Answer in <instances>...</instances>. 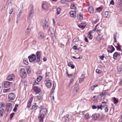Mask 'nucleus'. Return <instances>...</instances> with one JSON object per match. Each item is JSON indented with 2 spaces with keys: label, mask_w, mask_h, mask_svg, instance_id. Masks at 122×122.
Listing matches in <instances>:
<instances>
[{
  "label": "nucleus",
  "mask_w": 122,
  "mask_h": 122,
  "mask_svg": "<svg viewBox=\"0 0 122 122\" xmlns=\"http://www.w3.org/2000/svg\"><path fill=\"white\" fill-rule=\"evenodd\" d=\"M42 26L44 28L46 29L48 27V20L46 19L42 21Z\"/></svg>",
  "instance_id": "obj_4"
},
{
  "label": "nucleus",
  "mask_w": 122,
  "mask_h": 122,
  "mask_svg": "<svg viewBox=\"0 0 122 122\" xmlns=\"http://www.w3.org/2000/svg\"><path fill=\"white\" fill-rule=\"evenodd\" d=\"M97 108H98V109H100L101 110H102V104L100 106H97Z\"/></svg>",
  "instance_id": "obj_48"
},
{
  "label": "nucleus",
  "mask_w": 122,
  "mask_h": 122,
  "mask_svg": "<svg viewBox=\"0 0 122 122\" xmlns=\"http://www.w3.org/2000/svg\"><path fill=\"white\" fill-rule=\"evenodd\" d=\"M110 4L114 5V2L113 0H112L110 2Z\"/></svg>",
  "instance_id": "obj_61"
},
{
  "label": "nucleus",
  "mask_w": 122,
  "mask_h": 122,
  "mask_svg": "<svg viewBox=\"0 0 122 122\" xmlns=\"http://www.w3.org/2000/svg\"><path fill=\"white\" fill-rule=\"evenodd\" d=\"M86 26V24L84 23H81L79 25V27L81 28L82 29H84Z\"/></svg>",
  "instance_id": "obj_15"
},
{
  "label": "nucleus",
  "mask_w": 122,
  "mask_h": 122,
  "mask_svg": "<svg viewBox=\"0 0 122 122\" xmlns=\"http://www.w3.org/2000/svg\"><path fill=\"white\" fill-rule=\"evenodd\" d=\"M24 63L26 65H27L28 64V60L25 59L23 60Z\"/></svg>",
  "instance_id": "obj_38"
},
{
  "label": "nucleus",
  "mask_w": 122,
  "mask_h": 122,
  "mask_svg": "<svg viewBox=\"0 0 122 122\" xmlns=\"http://www.w3.org/2000/svg\"><path fill=\"white\" fill-rule=\"evenodd\" d=\"M99 57H100V58L102 60H104V55H103L102 56H99Z\"/></svg>",
  "instance_id": "obj_54"
},
{
  "label": "nucleus",
  "mask_w": 122,
  "mask_h": 122,
  "mask_svg": "<svg viewBox=\"0 0 122 122\" xmlns=\"http://www.w3.org/2000/svg\"><path fill=\"white\" fill-rule=\"evenodd\" d=\"M33 16V14H29V18L30 19L32 18Z\"/></svg>",
  "instance_id": "obj_45"
},
{
  "label": "nucleus",
  "mask_w": 122,
  "mask_h": 122,
  "mask_svg": "<svg viewBox=\"0 0 122 122\" xmlns=\"http://www.w3.org/2000/svg\"><path fill=\"white\" fill-rule=\"evenodd\" d=\"M83 17H82V15L81 14H79L77 16V19L78 20H82Z\"/></svg>",
  "instance_id": "obj_27"
},
{
  "label": "nucleus",
  "mask_w": 122,
  "mask_h": 122,
  "mask_svg": "<svg viewBox=\"0 0 122 122\" xmlns=\"http://www.w3.org/2000/svg\"><path fill=\"white\" fill-rule=\"evenodd\" d=\"M112 101L114 104L117 103L118 102V99H117L115 97L112 98Z\"/></svg>",
  "instance_id": "obj_25"
},
{
  "label": "nucleus",
  "mask_w": 122,
  "mask_h": 122,
  "mask_svg": "<svg viewBox=\"0 0 122 122\" xmlns=\"http://www.w3.org/2000/svg\"><path fill=\"white\" fill-rule=\"evenodd\" d=\"M102 7H100L97 8L96 10L98 12H99L102 11Z\"/></svg>",
  "instance_id": "obj_42"
},
{
  "label": "nucleus",
  "mask_w": 122,
  "mask_h": 122,
  "mask_svg": "<svg viewBox=\"0 0 122 122\" xmlns=\"http://www.w3.org/2000/svg\"><path fill=\"white\" fill-rule=\"evenodd\" d=\"M47 111V110L46 109L42 108L41 110L40 113L41 114H43V115H45L46 114Z\"/></svg>",
  "instance_id": "obj_12"
},
{
  "label": "nucleus",
  "mask_w": 122,
  "mask_h": 122,
  "mask_svg": "<svg viewBox=\"0 0 122 122\" xmlns=\"http://www.w3.org/2000/svg\"><path fill=\"white\" fill-rule=\"evenodd\" d=\"M74 81V79L73 78H71L70 80V83L69 84L68 86L69 87L70 86V84L71 83H72Z\"/></svg>",
  "instance_id": "obj_47"
},
{
  "label": "nucleus",
  "mask_w": 122,
  "mask_h": 122,
  "mask_svg": "<svg viewBox=\"0 0 122 122\" xmlns=\"http://www.w3.org/2000/svg\"><path fill=\"white\" fill-rule=\"evenodd\" d=\"M12 83V82L6 81L4 83V86L5 87H7L10 85V84H11Z\"/></svg>",
  "instance_id": "obj_19"
},
{
  "label": "nucleus",
  "mask_w": 122,
  "mask_h": 122,
  "mask_svg": "<svg viewBox=\"0 0 122 122\" xmlns=\"http://www.w3.org/2000/svg\"><path fill=\"white\" fill-rule=\"evenodd\" d=\"M73 64V62L72 61H70L69 62L68 64V66L70 67V66Z\"/></svg>",
  "instance_id": "obj_57"
},
{
  "label": "nucleus",
  "mask_w": 122,
  "mask_h": 122,
  "mask_svg": "<svg viewBox=\"0 0 122 122\" xmlns=\"http://www.w3.org/2000/svg\"><path fill=\"white\" fill-rule=\"evenodd\" d=\"M90 117L91 116L89 113H87L86 114H85L84 116V117L85 118V119L86 120L90 118Z\"/></svg>",
  "instance_id": "obj_23"
},
{
  "label": "nucleus",
  "mask_w": 122,
  "mask_h": 122,
  "mask_svg": "<svg viewBox=\"0 0 122 122\" xmlns=\"http://www.w3.org/2000/svg\"><path fill=\"white\" fill-rule=\"evenodd\" d=\"M99 20L97 19L96 20L93 22V23L94 24H95L98 22Z\"/></svg>",
  "instance_id": "obj_62"
},
{
  "label": "nucleus",
  "mask_w": 122,
  "mask_h": 122,
  "mask_svg": "<svg viewBox=\"0 0 122 122\" xmlns=\"http://www.w3.org/2000/svg\"><path fill=\"white\" fill-rule=\"evenodd\" d=\"M72 48L74 50H78V49L77 48V46H73L72 47Z\"/></svg>",
  "instance_id": "obj_55"
},
{
  "label": "nucleus",
  "mask_w": 122,
  "mask_h": 122,
  "mask_svg": "<svg viewBox=\"0 0 122 122\" xmlns=\"http://www.w3.org/2000/svg\"><path fill=\"white\" fill-rule=\"evenodd\" d=\"M30 103L28 102L27 107L29 108L30 107Z\"/></svg>",
  "instance_id": "obj_63"
},
{
  "label": "nucleus",
  "mask_w": 122,
  "mask_h": 122,
  "mask_svg": "<svg viewBox=\"0 0 122 122\" xmlns=\"http://www.w3.org/2000/svg\"><path fill=\"white\" fill-rule=\"evenodd\" d=\"M43 36V34L42 33H40L38 34V36L40 39H41L42 38Z\"/></svg>",
  "instance_id": "obj_32"
},
{
  "label": "nucleus",
  "mask_w": 122,
  "mask_h": 122,
  "mask_svg": "<svg viewBox=\"0 0 122 122\" xmlns=\"http://www.w3.org/2000/svg\"><path fill=\"white\" fill-rule=\"evenodd\" d=\"M19 12H18V14H17V20H19V18H20V17L21 15V14L22 11L21 10H19Z\"/></svg>",
  "instance_id": "obj_20"
},
{
  "label": "nucleus",
  "mask_w": 122,
  "mask_h": 122,
  "mask_svg": "<svg viewBox=\"0 0 122 122\" xmlns=\"http://www.w3.org/2000/svg\"><path fill=\"white\" fill-rule=\"evenodd\" d=\"M103 95L102 93H100L99 95L98 96V98H100L101 99L102 97L103 96Z\"/></svg>",
  "instance_id": "obj_46"
},
{
  "label": "nucleus",
  "mask_w": 122,
  "mask_h": 122,
  "mask_svg": "<svg viewBox=\"0 0 122 122\" xmlns=\"http://www.w3.org/2000/svg\"><path fill=\"white\" fill-rule=\"evenodd\" d=\"M15 114V113H12L10 114V119H12V118L13 117V116H14Z\"/></svg>",
  "instance_id": "obj_50"
},
{
  "label": "nucleus",
  "mask_w": 122,
  "mask_h": 122,
  "mask_svg": "<svg viewBox=\"0 0 122 122\" xmlns=\"http://www.w3.org/2000/svg\"><path fill=\"white\" fill-rule=\"evenodd\" d=\"M33 97H31V98H30V100L28 102L31 103L32 102V100L33 99Z\"/></svg>",
  "instance_id": "obj_56"
},
{
  "label": "nucleus",
  "mask_w": 122,
  "mask_h": 122,
  "mask_svg": "<svg viewBox=\"0 0 122 122\" xmlns=\"http://www.w3.org/2000/svg\"><path fill=\"white\" fill-rule=\"evenodd\" d=\"M69 115L68 114H66V115L64 117V119L65 121V122H69V118L68 117Z\"/></svg>",
  "instance_id": "obj_17"
},
{
  "label": "nucleus",
  "mask_w": 122,
  "mask_h": 122,
  "mask_svg": "<svg viewBox=\"0 0 122 122\" xmlns=\"http://www.w3.org/2000/svg\"><path fill=\"white\" fill-rule=\"evenodd\" d=\"M118 55V53L117 52H115L113 54V58L114 59H115L117 58V56Z\"/></svg>",
  "instance_id": "obj_33"
},
{
  "label": "nucleus",
  "mask_w": 122,
  "mask_h": 122,
  "mask_svg": "<svg viewBox=\"0 0 122 122\" xmlns=\"http://www.w3.org/2000/svg\"><path fill=\"white\" fill-rule=\"evenodd\" d=\"M66 0H61V3L63 4H65L66 3Z\"/></svg>",
  "instance_id": "obj_53"
},
{
  "label": "nucleus",
  "mask_w": 122,
  "mask_h": 122,
  "mask_svg": "<svg viewBox=\"0 0 122 122\" xmlns=\"http://www.w3.org/2000/svg\"><path fill=\"white\" fill-rule=\"evenodd\" d=\"M30 9L29 10V14H34V11L33 6V5L30 6Z\"/></svg>",
  "instance_id": "obj_21"
},
{
  "label": "nucleus",
  "mask_w": 122,
  "mask_h": 122,
  "mask_svg": "<svg viewBox=\"0 0 122 122\" xmlns=\"http://www.w3.org/2000/svg\"><path fill=\"white\" fill-rule=\"evenodd\" d=\"M15 76L13 74H11L7 78V80L8 81H11L14 79Z\"/></svg>",
  "instance_id": "obj_9"
},
{
  "label": "nucleus",
  "mask_w": 122,
  "mask_h": 122,
  "mask_svg": "<svg viewBox=\"0 0 122 122\" xmlns=\"http://www.w3.org/2000/svg\"><path fill=\"white\" fill-rule=\"evenodd\" d=\"M13 88L14 90H15L16 88V87L15 85V84L13 86Z\"/></svg>",
  "instance_id": "obj_64"
},
{
  "label": "nucleus",
  "mask_w": 122,
  "mask_h": 122,
  "mask_svg": "<svg viewBox=\"0 0 122 122\" xmlns=\"http://www.w3.org/2000/svg\"><path fill=\"white\" fill-rule=\"evenodd\" d=\"M42 7L43 9L44 10H46L48 8L47 5L45 3H43L42 4Z\"/></svg>",
  "instance_id": "obj_29"
},
{
  "label": "nucleus",
  "mask_w": 122,
  "mask_h": 122,
  "mask_svg": "<svg viewBox=\"0 0 122 122\" xmlns=\"http://www.w3.org/2000/svg\"><path fill=\"white\" fill-rule=\"evenodd\" d=\"M15 94L12 93H10L8 95V98L10 100H13L15 98Z\"/></svg>",
  "instance_id": "obj_7"
},
{
  "label": "nucleus",
  "mask_w": 122,
  "mask_h": 122,
  "mask_svg": "<svg viewBox=\"0 0 122 122\" xmlns=\"http://www.w3.org/2000/svg\"><path fill=\"white\" fill-rule=\"evenodd\" d=\"M61 9L59 8H58L57 9V15H59L60 13Z\"/></svg>",
  "instance_id": "obj_37"
},
{
  "label": "nucleus",
  "mask_w": 122,
  "mask_h": 122,
  "mask_svg": "<svg viewBox=\"0 0 122 122\" xmlns=\"http://www.w3.org/2000/svg\"><path fill=\"white\" fill-rule=\"evenodd\" d=\"M33 89L34 91L36 92V94L39 93L41 91L40 88L36 86H34L33 87Z\"/></svg>",
  "instance_id": "obj_10"
},
{
  "label": "nucleus",
  "mask_w": 122,
  "mask_h": 122,
  "mask_svg": "<svg viewBox=\"0 0 122 122\" xmlns=\"http://www.w3.org/2000/svg\"><path fill=\"white\" fill-rule=\"evenodd\" d=\"M31 29L30 28V26H29L28 28L26 29L25 32V34L26 35H27L29 33Z\"/></svg>",
  "instance_id": "obj_24"
},
{
  "label": "nucleus",
  "mask_w": 122,
  "mask_h": 122,
  "mask_svg": "<svg viewBox=\"0 0 122 122\" xmlns=\"http://www.w3.org/2000/svg\"><path fill=\"white\" fill-rule=\"evenodd\" d=\"M71 9L75 10L76 8L75 5L73 4H71Z\"/></svg>",
  "instance_id": "obj_36"
},
{
  "label": "nucleus",
  "mask_w": 122,
  "mask_h": 122,
  "mask_svg": "<svg viewBox=\"0 0 122 122\" xmlns=\"http://www.w3.org/2000/svg\"><path fill=\"white\" fill-rule=\"evenodd\" d=\"M76 11H71L69 12L70 16L72 17L75 18L76 15Z\"/></svg>",
  "instance_id": "obj_11"
},
{
  "label": "nucleus",
  "mask_w": 122,
  "mask_h": 122,
  "mask_svg": "<svg viewBox=\"0 0 122 122\" xmlns=\"http://www.w3.org/2000/svg\"><path fill=\"white\" fill-rule=\"evenodd\" d=\"M13 11V9L12 8H11V9L9 10V14H12Z\"/></svg>",
  "instance_id": "obj_60"
},
{
  "label": "nucleus",
  "mask_w": 122,
  "mask_h": 122,
  "mask_svg": "<svg viewBox=\"0 0 122 122\" xmlns=\"http://www.w3.org/2000/svg\"><path fill=\"white\" fill-rule=\"evenodd\" d=\"M108 49H110L108 50L107 51V52L109 53H112L115 50V49L112 45L109 46L108 47Z\"/></svg>",
  "instance_id": "obj_8"
},
{
  "label": "nucleus",
  "mask_w": 122,
  "mask_h": 122,
  "mask_svg": "<svg viewBox=\"0 0 122 122\" xmlns=\"http://www.w3.org/2000/svg\"><path fill=\"white\" fill-rule=\"evenodd\" d=\"M96 72L98 74H100L102 72V71L100 70L97 69L96 70Z\"/></svg>",
  "instance_id": "obj_44"
},
{
  "label": "nucleus",
  "mask_w": 122,
  "mask_h": 122,
  "mask_svg": "<svg viewBox=\"0 0 122 122\" xmlns=\"http://www.w3.org/2000/svg\"><path fill=\"white\" fill-rule=\"evenodd\" d=\"M99 114H95L94 116L93 119L94 120H97L99 117Z\"/></svg>",
  "instance_id": "obj_31"
},
{
  "label": "nucleus",
  "mask_w": 122,
  "mask_h": 122,
  "mask_svg": "<svg viewBox=\"0 0 122 122\" xmlns=\"http://www.w3.org/2000/svg\"><path fill=\"white\" fill-rule=\"evenodd\" d=\"M117 35L116 33L114 34L113 35V38L114 39L115 42H116V36Z\"/></svg>",
  "instance_id": "obj_58"
},
{
  "label": "nucleus",
  "mask_w": 122,
  "mask_h": 122,
  "mask_svg": "<svg viewBox=\"0 0 122 122\" xmlns=\"http://www.w3.org/2000/svg\"><path fill=\"white\" fill-rule=\"evenodd\" d=\"M36 55L37 57V62H39L40 61V58L41 56V54L40 52L38 51L36 53Z\"/></svg>",
  "instance_id": "obj_14"
},
{
  "label": "nucleus",
  "mask_w": 122,
  "mask_h": 122,
  "mask_svg": "<svg viewBox=\"0 0 122 122\" xmlns=\"http://www.w3.org/2000/svg\"><path fill=\"white\" fill-rule=\"evenodd\" d=\"M66 73L67 74V76L69 77H71V76H72L73 75V74H69L67 72H66Z\"/></svg>",
  "instance_id": "obj_51"
},
{
  "label": "nucleus",
  "mask_w": 122,
  "mask_h": 122,
  "mask_svg": "<svg viewBox=\"0 0 122 122\" xmlns=\"http://www.w3.org/2000/svg\"><path fill=\"white\" fill-rule=\"evenodd\" d=\"M110 13L109 11H107L105 12L104 15L106 17H108L110 16Z\"/></svg>",
  "instance_id": "obj_22"
},
{
  "label": "nucleus",
  "mask_w": 122,
  "mask_h": 122,
  "mask_svg": "<svg viewBox=\"0 0 122 122\" xmlns=\"http://www.w3.org/2000/svg\"><path fill=\"white\" fill-rule=\"evenodd\" d=\"M88 36H90V39H92V37L91 36V32H89Z\"/></svg>",
  "instance_id": "obj_59"
},
{
  "label": "nucleus",
  "mask_w": 122,
  "mask_h": 122,
  "mask_svg": "<svg viewBox=\"0 0 122 122\" xmlns=\"http://www.w3.org/2000/svg\"><path fill=\"white\" fill-rule=\"evenodd\" d=\"M37 99L39 100L42 99L43 98V96L42 95H39L36 96Z\"/></svg>",
  "instance_id": "obj_41"
},
{
  "label": "nucleus",
  "mask_w": 122,
  "mask_h": 122,
  "mask_svg": "<svg viewBox=\"0 0 122 122\" xmlns=\"http://www.w3.org/2000/svg\"><path fill=\"white\" fill-rule=\"evenodd\" d=\"M46 86L48 88H50L51 87L52 83L50 82H47L45 84Z\"/></svg>",
  "instance_id": "obj_26"
},
{
  "label": "nucleus",
  "mask_w": 122,
  "mask_h": 122,
  "mask_svg": "<svg viewBox=\"0 0 122 122\" xmlns=\"http://www.w3.org/2000/svg\"><path fill=\"white\" fill-rule=\"evenodd\" d=\"M12 104L10 103H7L6 105V110L7 111H10L12 109Z\"/></svg>",
  "instance_id": "obj_5"
},
{
  "label": "nucleus",
  "mask_w": 122,
  "mask_h": 122,
  "mask_svg": "<svg viewBox=\"0 0 122 122\" xmlns=\"http://www.w3.org/2000/svg\"><path fill=\"white\" fill-rule=\"evenodd\" d=\"M26 71L27 73L28 74H30V73L31 71V69L30 68H29L27 69Z\"/></svg>",
  "instance_id": "obj_49"
},
{
  "label": "nucleus",
  "mask_w": 122,
  "mask_h": 122,
  "mask_svg": "<svg viewBox=\"0 0 122 122\" xmlns=\"http://www.w3.org/2000/svg\"><path fill=\"white\" fill-rule=\"evenodd\" d=\"M79 89V85L78 84H76L75 86L73 91V93H74V95H75L77 93L78 90Z\"/></svg>",
  "instance_id": "obj_6"
},
{
  "label": "nucleus",
  "mask_w": 122,
  "mask_h": 122,
  "mask_svg": "<svg viewBox=\"0 0 122 122\" xmlns=\"http://www.w3.org/2000/svg\"><path fill=\"white\" fill-rule=\"evenodd\" d=\"M5 113V110L2 108H0V116L2 117Z\"/></svg>",
  "instance_id": "obj_16"
},
{
  "label": "nucleus",
  "mask_w": 122,
  "mask_h": 122,
  "mask_svg": "<svg viewBox=\"0 0 122 122\" xmlns=\"http://www.w3.org/2000/svg\"><path fill=\"white\" fill-rule=\"evenodd\" d=\"M79 39L77 38H74L73 40V42L75 43L79 41Z\"/></svg>",
  "instance_id": "obj_39"
},
{
  "label": "nucleus",
  "mask_w": 122,
  "mask_h": 122,
  "mask_svg": "<svg viewBox=\"0 0 122 122\" xmlns=\"http://www.w3.org/2000/svg\"><path fill=\"white\" fill-rule=\"evenodd\" d=\"M5 106V104L4 102L0 103V108L4 107Z\"/></svg>",
  "instance_id": "obj_35"
},
{
  "label": "nucleus",
  "mask_w": 122,
  "mask_h": 122,
  "mask_svg": "<svg viewBox=\"0 0 122 122\" xmlns=\"http://www.w3.org/2000/svg\"><path fill=\"white\" fill-rule=\"evenodd\" d=\"M98 86V85L97 84H96L95 85H93L91 86V89L92 91H93L94 89L97 86Z\"/></svg>",
  "instance_id": "obj_40"
},
{
  "label": "nucleus",
  "mask_w": 122,
  "mask_h": 122,
  "mask_svg": "<svg viewBox=\"0 0 122 122\" xmlns=\"http://www.w3.org/2000/svg\"><path fill=\"white\" fill-rule=\"evenodd\" d=\"M92 100L93 102L94 103H96L97 102V98L95 96H94L93 97Z\"/></svg>",
  "instance_id": "obj_34"
},
{
  "label": "nucleus",
  "mask_w": 122,
  "mask_h": 122,
  "mask_svg": "<svg viewBox=\"0 0 122 122\" xmlns=\"http://www.w3.org/2000/svg\"><path fill=\"white\" fill-rule=\"evenodd\" d=\"M37 106H36L33 105L32 107V109L34 110H35L37 109Z\"/></svg>",
  "instance_id": "obj_52"
},
{
  "label": "nucleus",
  "mask_w": 122,
  "mask_h": 122,
  "mask_svg": "<svg viewBox=\"0 0 122 122\" xmlns=\"http://www.w3.org/2000/svg\"><path fill=\"white\" fill-rule=\"evenodd\" d=\"M20 75L21 77L24 78L27 76V74L25 69L23 68L21 69L20 71Z\"/></svg>",
  "instance_id": "obj_1"
},
{
  "label": "nucleus",
  "mask_w": 122,
  "mask_h": 122,
  "mask_svg": "<svg viewBox=\"0 0 122 122\" xmlns=\"http://www.w3.org/2000/svg\"><path fill=\"white\" fill-rule=\"evenodd\" d=\"M43 114H40L38 117V119L40 122H43V119L44 117Z\"/></svg>",
  "instance_id": "obj_13"
},
{
  "label": "nucleus",
  "mask_w": 122,
  "mask_h": 122,
  "mask_svg": "<svg viewBox=\"0 0 122 122\" xmlns=\"http://www.w3.org/2000/svg\"><path fill=\"white\" fill-rule=\"evenodd\" d=\"M102 35L98 33V35L97 37V41H99L101 39L102 37Z\"/></svg>",
  "instance_id": "obj_30"
},
{
  "label": "nucleus",
  "mask_w": 122,
  "mask_h": 122,
  "mask_svg": "<svg viewBox=\"0 0 122 122\" xmlns=\"http://www.w3.org/2000/svg\"><path fill=\"white\" fill-rule=\"evenodd\" d=\"M28 58L30 61V62H32L36 60V57L35 55L32 54L31 55L29 56L28 57Z\"/></svg>",
  "instance_id": "obj_3"
},
{
  "label": "nucleus",
  "mask_w": 122,
  "mask_h": 122,
  "mask_svg": "<svg viewBox=\"0 0 122 122\" xmlns=\"http://www.w3.org/2000/svg\"><path fill=\"white\" fill-rule=\"evenodd\" d=\"M42 76H39L37 78V80L38 82H40L41 80L42 79Z\"/></svg>",
  "instance_id": "obj_43"
},
{
  "label": "nucleus",
  "mask_w": 122,
  "mask_h": 122,
  "mask_svg": "<svg viewBox=\"0 0 122 122\" xmlns=\"http://www.w3.org/2000/svg\"><path fill=\"white\" fill-rule=\"evenodd\" d=\"M102 109L103 108L105 110V112H108V109L107 108V105H102Z\"/></svg>",
  "instance_id": "obj_18"
},
{
  "label": "nucleus",
  "mask_w": 122,
  "mask_h": 122,
  "mask_svg": "<svg viewBox=\"0 0 122 122\" xmlns=\"http://www.w3.org/2000/svg\"><path fill=\"white\" fill-rule=\"evenodd\" d=\"M88 11L89 13H92L93 12V9L92 6H90L88 9Z\"/></svg>",
  "instance_id": "obj_28"
},
{
  "label": "nucleus",
  "mask_w": 122,
  "mask_h": 122,
  "mask_svg": "<svg viewBox=\"0 0 122 122\" xmlns=\"http://www.w3.org/2000/svg\"><path fill=\"white\" fill-rule=\"evenodd\" d=\"M55 30L52 27H50L48 31V33L52 37V38L55 36Z\"/></svg>",
  "instance_id": "obj_2"
}]
</instances>
